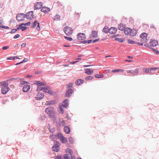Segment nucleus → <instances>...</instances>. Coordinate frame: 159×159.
<instances>
[{"label":"nucleus","instance_id":"2f4dec72","mask_svg":"<svg viewBox=\"0 0 159 159\" xmlns=\"http://www.w3.org/2000/svg\"><path fill=\"white\" fill-rule=\"evenodd\" d=\"M143 71L145 73H151L152 72H151L150 68L149 69L148 68H143Z\"/></svg>","mask_w":159,"mask_h":159},{"label":"nucleus","instance_id":"5701e85b","mask_svg":"<svg viewBox=\"0 0 159 159\" xmlns=\"http://www.w3.org/2000/svg\"><path fill=\"white\" fill-rule=\"evenodd\" d=\"M64 130L67 134H69L70 132V129L68 126H65L64 127Z\"/></svg>","mask_w":159,"mask_h":159},{"label":"nucleus","instance_id":"9b49d317","mask_svg":"<svg viewBox=\"0 0 159 159\" xmlns=\"http://www.w3.org/2000/svg\"><path fill=\"white\" fill-rule=\"evenodd\" d=\"M9 88L8 86H3L1 89L2 93L6 94L9 91Z\"/></svg>","mask_w":159,"mask_h":159},{"label":"nucleus","instance_id":"6e6d98bb","mask_svg":"<svg viewBox=\"0 0 159 159\" xmlns=\"http://www.w3.org/2000/svg\"><path fill=\"white\" fill-rule=\"evenodd\" d=\"M158 69V67H152L150 68V70L151 71V72H152V70H157Z\"/></svg>","mask_w":159,"mask_h":159},{"label":"nucleus","instance_id":"f3484780","mask_svg":"<svg viewBox=\"0 0 159 159\" xmlns=\"http://www.w3.org/2000/svg\"><path fill=\"white\" fill-rule=\"evenodd\" d=\"M140 36L142 39L145 40L146 42H147V34L145 32L142 33L140 35Z\"/></svg>","mask_w":159,"mask_h":159},{"label":"nucleus","instance_id":"0eeeda50","mask_svg":"<svg viewBox=\"0 0 159 159\" xmlns=\"http://www.w3.org/2000/svg\"><path fill=\"white\" fill-rule=\"evenodd\" d=\"M74 91L73 89H70L67 90L65 94L64 95V97H67L69 98L70 97L71 95L74 93Z\"/></svg>","mask_w":159,"mask_h":159},{"label":"nucleus","instance_id":"7ed1b4c3","mask_svg":"<svg viewBox=\"0 0 159 159\" xmlns=\"http://www.w3.org/2000/svg\"><path fill=\"white\" fill-rule=\"evenodd\" d=\"M25 18V14L23 13L18 14L16 17V20L19 21H22Z\"/></svg>","mask_w":159,"mask_h":159},{"label":"nucleus","instance_id":"9d476101","mask_svg":"<svg viewBox=\"0 0 159 159\" xmlns=\"http://www.w3.org/2000/svg\"><path fill=\"white\" fill-rule=\"evenodd\" d=\"M43 6V3L41 2H37L34 5V10H39Z\"/></svg>","mask_w":159,"mask_h":159},{"label":"nucleus","instance_id":"c85d7f7f","mask_svg":"<svg viewBox=\"0 0 159 159\" xmlns=\"http://www.w3.org/2000/svg\"><path fill=\"white\" fill-rule=\"evenodd\" d=\"M115 40L116 41H118L120 42H123L125 41V40L124 39H121L119 38H116Z\"/></svg>","mask_w":159,"mask_h":159},{"label":"nucleus","instance_id":"393cba45","mask_svg":"<svg viewBox=\"0 0 159 159\" xmlns=\"http://www.w3.org/2000/svg\"><path fill=\"white\" fill-rule=\"evenodd\" d=\"M85 73L87 75H90L93 73V70H91L89 68H86L85 69Z\"/></svg>","mask_w":159,"mask_h":159},{"label":"nucleus","instance_id":"a211bd4d","mask_svg":"<svg viewBox=\"0 0 159 159\" xmlns=\"http://www.w3.org/2000/svg\"><path fill=\"white\" fill-rule=\"evenodd\" d=\"M125 25L124 24L122 23H120L119 25L118 29L119 30L121 31L124 30L125 28Z\"/></svg>","mask_w":159,"mask_h":159},{"label":"nucleus","instance_id":"a18cd8bd","mask_svg":"<svg viewBox=\"0 0 159 159\" xmlns=\"http://www.w3.org/2000/svg\"><path fill=\"white\" fill-rule=\"evenodd\" d=\"M64 38L67 40L69 41H71L72 40V39L71 37H67L66 36H65L64 37Z\"/></svg>","mask_w":159,"mask_h":159},{"label":"nucleus","instance_id":"423d86ee","mask_svg":"<svg viewBox=\"0 0 159 159\" xmlns=\"http://www.w3.org/2000/svg\"><path fill=\"white\" fill-rule=\"evenodd\" d=\"M77 37V39L79 40H84L86 39V35L83 33H79L78 34Z\"/></svg>","mask_w":159,"mask_h":159},{"label":"nucleus","instance_id":"de8ad7c7","mask_svg":"<svg viewBox=\"0 0 159 159\" xmlns=\"http://www.w3.org/2000/svg\"><path fill=\"white\" fill-rule=\"evenodd\" d=\"M59 111H60V113H61V114H63L64 112V111L63 110L62 108L61 107V106H60V107H59Z\"/></svg>","mask_w":159,"mask_h":159},{"label":"nucleus","instance_id":"e433bc0d","mask_svg":"<svg viewBox=\"0 0 159 159\" xmlns=\"http://www.w3.org/2000/svg\"><path fill=\"white\" fill-rule=\"evenodd\" d=\"M60 140L62 143H66L67 142V139L64 137L62 138Z\"/></svg>","mask_w":159,"mask_h":159},{"label":"nucleus","instance_id":"bb28decb","mask_svg":"<svg viewBox=\"0 0 159 159\" xmlns=\"http://www.w3.org/2000/svg\"><path fill=\"white\" fill-rule=\"evenodd\" d=\"M64 137L63 135L61 133H59L57 135H56V138L61 139Z\"/></svg>","mask_w":159,"mask_h":159},{"label":"nucleus","instance_id":"6ab92c4d","mask_svg":"<svg viewBox=\"0 0 159 159\" xmlns=\"http://www.w3.org/2000/svg\"><path fill=\"white\" fill-rule=\"evenodd\" d=\"M150 43L152 47L156 46L158 44V42L157 40L152 39L151 40Z\"/></svg>","mask_w":159,"mask_h":159},{"label":"nucleus","instance_id":"774afa93","mask_svg":"<svg viewBox=\"0 0 159 159\" xmlns=\"http://www.w3.org/2000/svg\"><path fill=\"white\" fill-rule=\"evenodd\" d=\"M26 46V43H23L21 44V47L24 48Z\"/></svg>","mask_w":159,"mask_h":159},{"label":"nucleus","instance_id":"69168bd1","mask_svg":"<svg viewBox=\"0 0 159 159\" xmlns=\"http://www.w3.org/2000/svg\"><path fill=\"white\" fill-rule=\"evenodd\" d=\"M22 26H21V25L20 24L19 25V27H18L17 28V30H20V29H21L22 28Z\"/></svg>","mask_w":159,"mask_h":159},{"label":"nucleus","instance_id":"603ef678","mask_svg":"<svg viewBox=\"0 0 159 159\" xmlns=\"http://www.w3.org/2000/svg\"><path fill=\"white\" fill-rule=\"evenodd\" d=\"M28 61V59L27 58H25L24 59L21 61L22 63H23L25 62H27Z\"/></svg>","mask_w":159,"mask_h":159},{"label":"nucleus","instance_id":"cd10ccee","mask_svg":"<svg viewBox=\"0 0 159 159\" xmlns=\"http://www.w3.org/2000/svg\"><path fill=\"white\" fill-rule=\"evenodd\" d=\"M139 69H136L135 71H132V72L131 73V74L132 75V76H134L137 74L139 72Z\"/></svg>","mask_w":159,"mask_h":159},{"label":"nucleus","instance_id":"72a5a7b5","mask_svg":"<svg viewBox=\"0 0 159 159\" xmlns=\"http://www.w3.org/2000/svg\"><path fill=\"white\" fill-rule=\"evenodd\" d=\"M95 77L98 78H102L104 75L103 74L100 75L98 74H96L94 75Z\"/></svg>","mask_w":159,"mask_h":159},{"label":"nucleus","instance_id":"ddd939ff","mask_svg":"<svg viewBox=\"0 0 159 159\" xmlns=\"http://www.w3.org/2000/svg\"><path fill=\"white\" fill-rule=\"evenodd\" d=\"M30 85H25L23 86L22 89V91L24 92H27L30 89Z\"/></svg>","mask_w":159,"mask_h":159},{"label":"nucleus","instance_id":"39448f33","mask_svg":"<svg viewBox=\"0 0 159 159\" xmlns=\"http://www.w3.org/2000/svg\"><path fill=\"white\" fill-rule=\"evenodd\" d=\"M33 11H29L25 14V17L27 19L31 20L33 18Z\"/></svg>","mask_w":159,"mask_h":159},{"label":"nucleus","instance_id":"052dcab7","mask_svg":"<svg viewBox=\"0 0 159 159\" xmlns=\"http://www.w3.org/2000/svg\"><path fill=\"white\" fill-rule=\"evenodd\" d=\"M8 48H9V46H5L3 47L2 48L3 50H6L7 49H8Z\"/></svg>","mask_w":159,"mask_h":159},{"label":"nucleus","instance_id":"2eb2a0df","mask_svg":"<svg viewBox=\"0 0 159 159\" xmlns=\"http://www.w3.org/2000/svg\"><path fill=\"white\" fill-rule=\"evenodd\" d=\"M69 105L68 100L67 99H65L62 102V106L64 108L68 107Z\"/></svg>","mask_w":159,"mask_h":159},{"label":"nucleus","instance_id":"a878e982","mask_svg":"<svg viewBox=\"0 0 159 159\" xmlns=\"http://www.w3.org/2000/svg\"><path fill=\"white\" fill-rule=\"evenodd\" d=\"M137 33V31L136 29H133L131 31V36H135Z\"/></svg>","mask_w":159,"mask_h":159},{"label":"nucleus","instance_id":"680f3d73","mask_svg":"<svg viewBox=\"0 0 159 159\" xmlns=\"http://www.w3.org/2000/svg\"><path fill=\"white\" fill-rule=\"evenodd\" d=\"M99 40V39H97L94 40H92V41L93 43H96V42L98 41Z\"/></svg>","mask_w":159,"mask_h":159},{"label":"nucleus","instance_id":"dca6fc26","mask_svg":"<svg viewBox=\"0 0 159 159\" xmlns=\"http://www.w3.org/2000/svg\"><path fill=\"white\" fill-rule=\"evenodd\" d=\"M131 31L132 29L129 27L125 28L124 30V33L125 34L127 35H130L131 34Z\"/></svg>","mask_w":159,"mask_h":159},{"label":"nucleus","instance_id":"b1692460","mask_svg":"<svg viewBox=\"0 0 159 159\" xmlns=\"http://www.w3.org/2000/svg\"><path fill=\"white\" fill-rule=\"evenodd\" d=\"M55 101L52 100L46 102V105L48 106H51L54 104L55 103Z\"/></svg>","mask_w":159,"mask_h":159},{"label":"nucleus","instance_id":"f03ea898","mask_svg":"<svg viewBox=\"0 0 159 159\" xmlns=\"http://www.w3.org/2000/svg\"><path fill=\"white\" fill-rule=\"evenodd\" d=\"M64 33L68 36H70L71 34L73 32V30L71 27L66 26L63 29Z\"/></svg>","mask_w":159,"mask_h":159},{"label":"nucleus","instance_id":"0e129e2a","mask_svg":"<svg viewBox=\"0 0 159 159\" xmlns=\"http://www.w3.org/2000/svg\"><path fill=\"white\" fill-rule=\"evenodd\" d=\"M80 43H82L83 44H85L87 43V40H84L81 41L80 42Z\"/></svg>","mask_w":159,"mask_h":159},{"label":"nucleus","instance_id":"bf43d9fd","mask_svg":"<svg viewBox=\"0 0 159 159\" xmlns=\"http://www.w3.org/2000/svg\"><path fill=\"white\" fill-rule=\"evenodd\" d=\"M14 57H8L7 58V60H14Z\"/></svg>","mask_w":159,"mask_h":159},{"label":"nucleus","instance_id":"3c124183","mask_svg":"<svg viewBox=\"0 0 159 159\" xmlns=\"http://www.w3.org/2000/svg\"><path fill=\"white\" fill-rule=\"evenodd\" d=\"M28 28V27L26 26H22V27L21 28V31H23L26 30V29Z\"/></svg>","mask_w":159,"mask_h":159},{"label":"nucleus","instance_id":"8fccbe9b","mask_svg":"<svg viewBox=\"0 0 159 159\" xmlns=\"http://www.w3.org/2000/svg\"><path fill=\"white\" fill-rule=\"evenodd\" d=\"M17 30V29H12L11 31L10 32V33L11 34L15 33Z\"/></svg>","mask_w":159,"mask_h":159},{"label":"nucleus","instance_id":"338daca9","mask_svg":"<svg viewBox=\"0 0 159 159\" xmlns=\"http://www.w3.org/2000/svg\"><path fill=\"white\" fill-rule=\"evenodd\" d=\"M41 71H35V75H37V74H41Z\"/></svg>","mask_w":159,"mask_h":159},{"label":"nucleus","instance_id":"f257e3e1","mask_svg":"<svg viewBox=\"0 0 159 159\" xmlns=\"http://www.w3.org/2000/svg\"><path fill=\"white\" fill-rule=\"evenodd\" d=\"M45 112L49 114V117L55 118V116L53 113V108L52 107H50L46 108L45 110Z\"/></svg>","mask_w":159,"mask_h":159},{"label":"nucleus","instance_id":"5fc2aeb1","mask_svg":"<svg viewBox=\"0 0 159 159\" xmlns=\"http://www.w3.org/2000/svg\"><path fill=\"white\" fill-rule=\"evenodd\" d=\"M66 152H68L69 153L70 155H71L72 154V153H71V149L70 148H68L67 150V151H66Z\"/></svg>","mask_w":159,"mask_h":159},{"label":"nucleus","instance_id":"09e8293b","mask_svg":"<svg viewBox=\"0 0 159 159\" xmlns=\"http://www.w3.org/2000/svg\"><path fill=\"white\" fill-rule=\"evenodd\" d=\"M55 159H63V158L62 157L57 155L56 156Z\"/></svg>","mask_w":159,"mask_h":159},{"label":"nucleus","instance_id":"49530a36","mask_svg":"<svg viewBox=\"0 0 159 159\" xmlns=\"http://www.w3.org/2000/svg\"><path fill=\"white\" fill-rule=\"evenodd\" d=\"M64 159H70L67 154H65L63 156Z\"/></svg>","mask_w":159,"mask_h":159},{"label":"nucleus","instance_id":"e2e57ef3","mask_svg":"<svg viewBox=\"0 0 159 159\" xmlns=\"http://www.w3.org/2000/svg\"><path fill=\"white\" fill-rule=\"evenodd\" d=\"M31 23L30 21H29L27 23H25V26H29L30 25Z\"/></svg>","mask_w":159,"mask_h":159},{"label":"nucleus","instance_id":"13d9d810","mask_svg":"<svg viewBox=\"0 0 159 159\" xmlns=\"http://www.w3.org/2000/svg\"><path fill=\"white\" fill-rule=\"evenodd\" d=\"M1 28L5 29H9V27L7 26H5L3 25H2Z\"/></svg>","mask_w":159,"mask_h":159},{"label":"nucleus","instance_id":"4d7b16f0","mask_svg":"<svg viewBox=\"0 0 159 159\" xmlns=\"http://www.w3.org/2000/svg\"><path fill=\"white\" fill-rule=\"evenodd\" d=\"M20 36V35L19 34H16L14 36V39H16L19 38Z\"/></svg>","mask_w":159,"mask_h":159},{"label":"nucleus","instance_id":"473e14b6","mask_svg":"<svg viewBox=\"0 0 159 159\" xmlns=\"http://www.w3.org/2000/svg\"><path fill=\"white\" fill-rule=\"evenodd\" d=\"M36 84L38 85H39V86H41L43 85H44V83L43 82H41L39 81H36Z\"/></svg>","mask_w":159,"mask_h":159},{"label":"nucleus","instance_id":"ea45409f","mask_svg":"<svg viewBox=\"0 0 159 159\" xmlns=\"http://www.w3.org/2000/svg\"><path fill=\"white\" fill-rule=\"evenodd\" d=\"M128 43L130 44H134L136 43V42L130 39H129L128 40Z\"/></svg>","mask_w":159,"mask_h":159},{"label":"nucleus","instance_id":"412c9836","mask_svg":"<svg viewBox=\"0 0 159 159\" xmlns=\"http://www.w3.org/2000/svg\"><path fill=\"white\" fill-rule=\"evenodd\" d=\"M50 11V9L45 7H43L41 10V11L45 13L48 12Z\"/></svg>","mask_w":159,"mask_h":159},{"label":"nucleus","instance_id":"f8f14e48","mask_svg":"<svg viewBox=\"0 0 159 159\" xmlns=\"http://www.w3.org/2000/svg\"><path fill=\"white\" fill-rule=\"evenodd\" d=\"M108 31L110 34H114L116 32L117 29L116 27H111L108 30Z\"/></svg>","mask_w":159,"mask_h":159},{"label":"nucleus","instance_id":"a19ab883","mask_svg":"<svg viewBox=\"0 0 159 159\" xmlns=\"http://www.w3.org/2000/svg\"><path fill=\"white\" fill-rule=\"evenodd\" d=\"M108 27L107 26H105L103 29V31L105 33H107L108 31L107 30Z\"/></svg>","mask_w":159,"mask_h":159},{"label":"nucleus","instance_id":"864d4df0","mask_svg":"<svg viewBox=\"0 0 159 159\" xmlns=\"http://www.w3.org/2000/svg\"><path fill=\"white\" fill-rule=\"evenodd\" d=\"M144 45L146 47L148 48H150V49H151V48H152V47H151L150 45H149L148 43H145L144 44Z\"/></svg>","mask_w":159,"mask_h":159},{"label":"nucleus","instance_id":"20e7f679","mask_svg":"<svg viewBox=\"0 0 159 159\" xmlns=\"http://www.w3.org/2000/svg\"><path fill=\"white\" fill-rule=\"evenodd\" d=\"M37 25V30L39 31L40 30V23L39 22H38V21L35 20L32 23L31 25V27L34 29V28L36 26V25Z\"/></svg>","mask_w":159,"mask_h":159},{"label":"nucleus","instance_id":"79ce46f5","mask_svg":"<svg viewBox=\"0 0 159 159\" xmlns=\"http://www.w3.org/2000/svg\"><path fill=\"white\" fill-rule=\"evenodd\" d=\"M73 85V84L71 83H69L67 85L66 88L67 89L70 88L72 87Z\"/></svg>","mask_w":159,"mask_h":159},{"label":"nucleus","instance_id":"c9c22d12","mask_svg":"<svg viewBox=\"0 0 159 159\" xmlns=\"http://www.w3.org/2000/svg\"><path fill=\"white\" fill-rule=\"evenodd\" d=\"M94 78V77L92 76H88L86 77L85 80L86 81H88L89 80H92Z\"/></svg>","mask_w":159,"mask_h":159},{"label":"nucleus","instance_id":"4468645a","mask_svg":"<svg viewBox=\"0 0 159 159\" xmlns=\"http://www.w3.org/2000/svg\"><path fill=\"white\" fill-rule=\"evenodd\" d=\"M92 34L90 35V37L91 39H94L97 37L98 33L95 30H92L91 31Z\"/></svg>","mask_w":159,"mask_h":159},{"label":"nucleus","instance_id":"c756f323","mask_svg":"<svg viewBox=\"0 0 159 159\" xmlns=\"http://www.w3.org/2000/svg\"><path fill=\"white\" fill-rule=\"evenodd\" d=\"M46 93H48L51 96H53L55 95V93L51 89L48 91Z\"/></svg>","mask_w":159,"mask_h":159},{"label":"nucleus","instance_id":"37998d69","mask_svg":"<svg viewBox=\"0 0 159 159\" xmlns=\"http://www.w3.org/2000/svg\"><path fill=\"white\" fill-rule=\"evenodd\" d=\"M20 84L21 85H23L25 84H29V82L25 81H20Z\"/></svg>","mask_w":159,"mask_h":159},{"label":"nucleus","instance_id":"6e6552de","mask_svg":"<svg viewBox=\"0 0 159 159\" xmlns=\"http://www.w3.org/2000/svg\"><path fill=\"white\" fill-rule=\"evenodd\" d=\"M60 143L59 142H56L54 145L52 147V150L53 151L57 152L59 150Z\"/></svg>","mask_w":159,"mask_h":159},{"label":"nucleus","instance_id":"aec40b11","mask_svg":"<svg viewBox=\"0 0 159 159\" xmlns=\"http://www.w3.org/2000/svg\"><path fill=\"white\" fill-rule=\"evenodd\" d=\"M84 80L82 79H79L75 81V84L77 85H80L84 82Z\"/></svg>","mask_w":159,"mask_h":159},{"label":"nucleus","instance_id":"c03bdc74","mask_svg":"<svg viewBox=\"0 0 159 159\" xmlns=\"http://www.w3.org/2000/svg\"><path fill=\"white\" fill-rule=\"evenodd\" d=\"M151 49H152L153 52L156 53L157 54H159V52L158 51H157L156 49L153 48H151Z\"/></svg>","mask_w":159,"mask_h":159},{"label":"nucleus","instance_id":"1a4fd4ad","mask_svg":"<svg viewBox=\"0 0 159 159\" xmlns=\"http://www.w3.org/2000/svg\"><path fill=\"white\" fill-rule=\"evenodd\" d=\"M44 97V94L43 93H41L40 92H39L35 97L36 100H40L43 98Z\"/></svg>","mask_w":159,"mask_h":159},{"label":"nucleus","instance_id":"7c9ffc66","mask_svg":"<svg viewBox=\"0 0 159 159\" xmlns=\"http://www.w3.org/2000/svg\"><path fill=\"white\" fill-rule=\"evenodd\" d=\"M60 20V16L58 14H57L54 17V20L56 21L59 20Z\"/></svg>","mask_w":159,"mask_h":159},{"label":"nucleus","instance_id":"4c0bfd02","mask_svg":"<svg viewBox=\"0 0 159 159\" xmlns=\"http://www.w3.org/2000/svg\"><path fill=\"white\" fill-rule=\"evenodd\" d=\"M122 70L121 69H115L112 70V72L113 73L119 72L120 71H122Z\"/></svg>","mask_w":159,"mask_h":159},{"label":"nucleus","instance_id":"58836bf2","mask_svg":"<svg viewBox=\"0 0 159 159\" xmlns=\"http://www.w3.org/2000/svg\"><path fill=\"white\" fill-rule=\"evenodd\" d=\"M69 142L73 144L74 143V139L72 137H70L68 139Z\"/></svg>","mask_w":159,"mask_h":159},{"label":"nucleus","instance_id":"4be33fe9","mask_svg":"<svg viewBox=\"0 0 159 159\" xmlns=\"http://www.w3.org/2000/svg\"><path fill=\"white\" fill-rule=\"evenodd\" d=\"M51 89V88L49 86H47L46 87H42L39 90H43L44 92L46 93L48 91L50 90Z\"/></svg>","mask_w":159,"mask_h":159},{"label":"nucleus","instance_id":"f704fd0d","mask_svg":"<svg viewBox=\"0 0 159 159\" xmlns=\"http://www.w3.org/2000/svg\"><path fill=\"white\" fill-rule=\"evenodd\" d=\"M0 85L1 86H7L8 83L6 81L1 82H0Z\"/></svg>","mask_w":159,"mask_h":159}]
</instances>
